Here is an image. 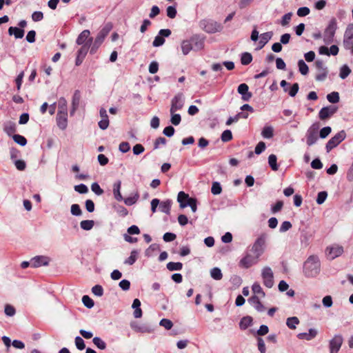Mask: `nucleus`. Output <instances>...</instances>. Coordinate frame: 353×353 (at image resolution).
<instances>
[{
    "mask_svg": "<svg viewBox=\"0 0 353 353\" xmlns=\"http://www.w3.org/2000/svg\"><path fill=\"white\" fill-rule=\"evenodd\" d=\"M94 225L93 220H83L80 222V227L83 230H90Z\"/></svg>",
    "mask_w": 353,
    "mask_h": 353,
    "instance_id": "37",
    "label": "nucleus"
},
{
    "mask_svg": "<svg viewBox=\"0 0 353 353\" xmlns=\"http://www.w3.org/2000/svg\"><path fill=\"white\" fill-rule=\"evenodd\" d=\"M90 46L88 45V43L81 46L80 49L77 51V55L79 56L81 58H85L88 52Z\"/></svg>",
    "mask_w": 353,
    "mask_h": 353,
    "instance_id": "48",
    "label": "nucleus"
},
{
    "mask_svg": "<svg viewBox=\"0 0 353 353\" xmlns=\"http://www.w3.org/2000/svg\"><path fill=\"white\" fill-rule=\"evenodd\" d=\"M8 32L10 35L14 34L16 39H21L24 36V30L17 27H10Z\"/></svg>",
    "mask_w": 353,
    "mask_h": 353,
    "instance_id": "31",
    "label": "nucleus"
},
{
    "mask_svg": "<svg viewBox=\"0 0 353 353\" xmlns=\"http://www.w3.org/2000/svg\"><path fill=\"white\" fill-rule=\"evenodd\" d=\"M319 125L312 124L306 132V143L308 146L314 145L318 140Z\"/></svg>",
    "mask_w": 353,
    "mask_h": 353,
    "instance_id": "6",
    "label": "nucleus"
},
{
    "mask_svg": "<svg viewBox=\"0 0 353 353\" xmlns=\"http://www.w3.org/2000/svg\"><path fill=\"white\" fill-rule=\"evenodd\" d=\"M159 325L161 326L164 327L168 330H170L172 327V326H173L172 322L170 320L168 319H161L160 323H159Z\"/></svg>",
    "mask_w": 353,
    "mask_h": 353,
    "instance_id": "58",
    "label": "nucleus"
},
{
    "mask_svg": "<svg viewBox=\"0 0 353 353\" xmlns=\"http://www.w3.org/2000/svg\"><path fill=\"white\" fill-rule=\"evenodd\" d=\"M90 32L88 30H84L78 36L76 43L79 46H83L85 43L91 45L92 42V37H90Z\"/></svg>",
    "mask_w": 353,
    "mask_h": 353,
    "instance_id": "16",
    "label": "nucleus"
},
{
    "mask_svg": "<svg viewBox=\"0 0 353 353\" xmlns=\"http://www.w3.org/2000/svg\"><path fill=\"white\" fill-rule=\"evenodd\" d=\"M343 253V248L341 245L334 244L326 248V254L330 259L341 256Z\"/></svg>",
    "mask_w": 353,
    "mask_h": 353,
    "instance_id": "11",
    "label": "nucleus"
},
{
    "mask_svg": "<svg viewBox=\"0 0 353 353\" xmlns=\"http://www.w3.org/2000/svg\"><path fill=\"white\" fill-rule=\"evenodd\" d=\"M112 29V23H108L105 24L104 26L102 28V29L98 33L96 39L103 42L105 38L107 37V35L109 34V32L111 31Z\"/></svg>",
    "mask_w": 353,
    "mask_h": 353,
    "instance_id": "24",
    "label": "nucleus"
},
{
    "mask_svg": "<svg viewBox=\"0 0 353 353\" xmlns=\"http://www.w3.org/2000/svg\"><path fill=\"white\" fill-rule=\"evenodd\" d=\"M338 108L332 105L323 107L319 111V117L321 120L327 119L334 115L336 112Z\"/></svg>",
    "mask_w": 353,
    "mask_h": 353,
    "instance_id": "13",
    "label": "nucleus"
},
{
    "mask_svg": "<svg viewBox=\"0 0 353 353\" xmlns=\"http://www.w3.org/2000/svg\"><path fill=\"white\" fill-rule=\"evenodd\" d=\"M74 190L80 194H86L88 192V187L81 183L74 186Z\"/></svg>",
    "mask_w": 353,
    "mask_h": 353,
    "instance_id": "62",
    "label": "nucleus"
},
{
    "mask_svg": "<svg viewBox=\"0 0 353 353\" xmlns=\"http://www.w3.org/2000/svg\"><path fill=\"white\" fill-rule=\"evenodd\" d=\"M210 276L215 280H221L223 277L221 270L219 268H214L210 271Z\"/></svg>",
    "mask_w": 353,
    "mask_h": 353,
    "instance_id": "41",
    "label": "nucleus"
},
{
    "mask_svg": "<svg viewBox=\"0 0 353 353\" xmlns=\"http://www.w3.org/2000/svg\"><path fill=\"white\" fill-rule=\"evenodd\" d=\"M341 335H335L330 341V353H337L343 343Z\"/></svg>",
    "mask_w": 353,
    "mask_h": 353,
    "instance_id": "14",
    "label": "nucleus"
},
{
    "mask_svg": "<svg viewBox=\"0 0 353 353\" xmlns=\"http://www.w3.org/2000/svg\"><path fill=\"white\" fill-rule=\"evenodd\" d=\"M277 158L274 154H270L268 157V163L274 171L278 170V165L276 163Z\"/></svg>",
    "mask_w": 353,
    "mask_h": 353,
    "instance_id": "43",
    "label": "nucleus"
},
{
    "mask_svg": "<svg viewBox=\"0 0 353 353\" xmlns=\"http://www.w3.org/2000/svg\"><path fill=\"white\" fill-rule=\"evenodd\" d=\"M184 104V97L182 93H178L171 101L170 114L181 110Z\"/></svg>",
    "mask_w": 353,
    "mask_h": 353,
    "instance_id": "9",
    "label": "nucleus"
},
{
    "mask_svg": "<svg viewBox=\"0 0 353 353\" xmlns=\"http://www.w3.org/2000/svg\"><path fill=\"white\" fill-rule=\"evenodd\" d=\"M261 135L265 139H271L274 136V129L270 125H265L261 131Z\"/></svg>",
    "mask_w": 353,
    "mask_h": 353,
    "instance_id": "32",
    "label": "nucleus"
},
{
    "mask_svg": "<svg viewBox=\"0 0 353 353\" xmlns=\"http://www.w3.org/2000/svg\"><path fill=\"white\" fill-rule=\"evenodd\" d=\"M315 66L318 70V73L316 75V80L319 81H324L328 73L327 67L322 60H317L315 62Z\"/></svg>",
    "mask_w": 353,
    "mask_h": 353,
    "instance_id": "10",
    "label": "nucleus"
},
{
    "mask_svg": "<svg viewBox=\"0 0 353 353\" xmlns=\"http://www.w3.org/2000/svg\"><path fill=\"white\" fill-rule=\"evenodd\" d=\"M248 90L249 87L246 83H241L238 86L237 91L241 95V99L244 101H248L252 96Z\"/></svg>",
    "mask_w": 353,
    "mask_h": 353,
    "instance_id": "18",
    "label": "nucleus"
},
{
    "mask_svg": "<svg viewBox=\"0 0 353 353\" xmlns=\"http://www.w3.org/2000/svg\"><path fill=\"white\" fill-rule=\"evenodd\" d=\"M183 268V264L180 262H169L167 264V268L170 271L181 270Z\"/></svg>",
    "mask_w": 353,
    "mask_h": 353,
    "instance_id": "42",
    "label": "nucleus"
},
{
    "mask_svg": "<svg viewBox=\"0 0 353 353\" xmlns=\"http://www.w3.org/2000/svg\"><path fill=\"white\" fill-rule=\"evenodd\" d=\"M336 29H337L336 20V19L332 18L330 21V22L323 34V41L325 43L329 44L333 41V39H334Z\"/></svg>",
    "mask_w": 353,
    "mask_h": 353,
    "instance_id": "2",
    "label": "nucleus"
},
{
    "mask_svg": "<svg viewBox=\"0 0 353 353\" xmlns=\"http://www.w3.org/2000/svg\"><path fill=\"white\" fill-rule=\"evenodd\" d=\"M346 137V133L341 130L332 137L326 143L325 149L327 152H330L333 148L339 145Z\"/></svg>",
    "mask_w": 353,
    "mask_h": 353,
    "instance_id": "4",
    "label": "nucleus"
},
{
    "mask_svg": "<svg viewBox=\"0 0 353 353\" xmlns=\"http://www.w3.org/2000/svg\"><path fill=\"white\" fill-rule=\"evenodd\" d=\"M252 318L247 316L241 319L239 323V327L241 330H245L252 325Z\"/></svg>",
    "mask_w": 353,
    "mask_h": 353,
    "instance_id": "34",
    "label": "nucleus"
},
{
    "mask_svg": "<svg viewBox=\"0 0 353 353\" xmlns=\"http://www.w3.org/2000/svg\"><path fill=\"white\" fill-rule=\"evenodd\" d=\"M138 254L139 253L137 250H132L130 252V256L127 259H125L124 263L130 265H133L138 258Z\"/></svg>",
    "mask_w": 353,
    "mask_h": 353,
    "instance_id": "38",
    "label": "nucleus"
},
{
    "mask_svg": "<svg viewBox=\"0 0 353 353\" xmlns=\"http://www.w3.org/2000/svg\"><path fill=\"white\" fill-rule=\"evenodd\" d=\"M261 276L265 286L271 288L274 285V274L270 267L266 266L262 269Z\"/></svg>",
    "mask_w": 353,
    "mask_h": 353,
    "instance_id": "8",
    "label": "nucleus"
},
{
    "mask_svg": "<svg viewBox=\"0 0 353 353\" xmlns=\"http://www.w3.org/2000/svg\"><path fill=\"white\" fill-rule=\"evenodd\" d=\"M82 302L83 305L88 308H92L94 306L93 300L87 295L82 297Z\"/></svg>",
    "mask_w": 353,
    "mask_h": 353,
    "instance_id": "54",
    "label": "nucleus"
},
{
    "mask_svg": "<svg viewBox=\"0 0 353 353\" xmlns=\"http://www.w3.org/2000/svg\"><path fill=\"white\" fill-rule=\"evenodd\" d=\"M266 239L267 234H261L252 245L251 252L260 257L264 252Z\"/></svg>",
    "mask_w": 353,
    "mask_h": 353,
    "instance_id": "3",
    "label": "nucleus"
},
{
    "mask_svg": "<svg viewBox=\"0 0 353 353\" xmlns=\"http://www.w3.org/2000/svg\"><path fill=\"white\" fill-rule=\"evenodd\" d=\"M92 342L98 348L101 350H105L106 348L105 343L100 337H94Z\"/></svg>",
    "mask_w": 353,
    "mask_h": 353,
    "instance_id": "46",
    "label": "nucleus"
},
{
    "mask_svg": "<svg viewBox=\"0 0 353 353\" xmlns=\"http://www.w3.org/2000/svg\"><path fill=\"white\" fill-rule=\"evenodd\" d=\"M91 190L97 195H101L103 193V190L101 188L97 183H93L91 185Z\"/></svg>",
    "mask_w": 353,
    "mask_h": 353,
    "instance_id": "64",
    "label": "nucleus"
},
{
    "mask_svg": "<svg viewBox=\"0 0 353 353\" xmlns=\"http://www.w3.org/2000/svg\"><path fill=\"white\" fill-rule=\"evenodd\" d=\"M192 198H190L188 194L183 191L179 192L177 196V201L179 203L181 208H186L187 202H190V200H192Z\"/></svg>",
    "mask_w": 353,
    "mask_h": 353,
    "instance_id": "25",
    "label": "nucleus"
},
{
    "mask_svg": "<svg viewBox=\"0 0 353 353\" xmlns=\"http://www.w3.org/2000/svg\"><path fill=\"white\" fill-rule=\"evenodd\" d=\"M57 123L61 130H65L68 125V112H57Z\"/></svg>",
    "mask_w": 353,
    "mask_h": 353,
    "instance_id": "20",
    "label": "nucleus"
},
{
    "mask_svg": "<svg viewBox=\"0 0 353 353\" xmlns=\"http://www.w3.org/2000/svg\"><path fill=\"white\" fill-rule=\"evenodd\" d=\"M4 312L8 316H13L16 313V310L13 306L7 304L5 305Z\"/></svg>",
    "mask_w": 353,
    "mask_h": 353,
    "instance_id": "56",
    "label": "nucleus"
},
{
    "mask_svg": "<svg viewBox=\"0 0 353 353\" xmlns=\"http://www.w3.org/2000/svg\"><path fill=\"white\" fill-rule=\"evenodd\" d=\"M121 181H117L116 183L113 185V194L114 199L118 201H123V198L121 194Z\"/></svg>",
    "mask_w": 353,
    "mask_h": 353,
    "instance_id": "27",
    "label": "nucleus"
},
{
    "mask_svg": "<svg viewBox=\"0 0 353 353\" xmlns=\"http://www.w3.org/2000/svg\"><path fill=\"white\" fill-rule=\"evenodd\" d=\"M351 72V70L347 65H343L340 69L339 76L342 79H345Z\"/></svg>",
    "mask_w": 353,
    "mask_h": 353,
    "instance_id": "49",
    "label": "nucleus"
},
{
    "mask_svg": "<svg viewBox=\"0 0 353 353\" xmlns=\"http://www.w3.org/2000/svg\"><path fill=\"white\" fill-rule=\"evenodd\" d=\"M298 66H299V72H301V74H303V75L307 74V73L309 72V68L303 60L301 59L298 61Z\"/></svg>",
    "mask_w": 353,
    "mask_h": 353,
    "instance_id": "40",
    "label": "nucleus"
},
{
    "mask_svg": "<svg viewBox=\"0 0 353 353\" xmlns=\"http://www.w3.org/2000/svg\"><path fill=\"white\" fill-rule=\"evenodd\" d=\"M130 327L137 332L150 334L154 332V329L152 326L147 324H140L135 321L130 323Z\"/></svg>",
    "mask_w": 353,
    "mask_h": 353,
    "instance_id": "15",
    "label": "nucleus"
},
{
    "mask_svg": "<svg viewBox=\"0 0 353 353\" xmlns=\"http://www.w3.org/2000/svg\"><path fill=\"white\" fill-rule=\"evenodd\" d=\"M68 112L67 101L61 97L58 101V112Z\"/></svg>",
    "mask_w": 353,
    "mask_h": 353,
    "instance_id": "36",
    "label": "nucleus"
},
{
    "mask_svg": "<svg viewBox=\"0 0 353 353\" xmlns=\"http://www.w3.org/2000/svg\"><path fill=\"white\" fill-rule=\"evenodd\" d=\"M273 32L272 31L261 34L259 37V46L257 50L262 49L265 44L272 39Z\"/></svg>",
    "mask_w": 353,
    "mask_h": 353,
    "instance_id": "23",
    "label": "nucleus"
},
{
    "mask_svg": "<svg viewBox=\"0 0 353 353\" xmlns=\"http://www.w3.org/2000/svg\"><path fill=\"white\" fill-rule=\"evenodd\" d=\"M50 259L46 256H36L31 259V266L39 268L48 265Z\"/></svg>",
    "mask_w": 353,
    "mask_h": 353,
    "instance_id": "17",
    "label": "nucleus"
},
{
    "mask_svg": "<svg viewBox=\"0 0 353 353\" xmlns=\"http://www.w3.org/2000/svg\"><path fill=\"white\" fill-rule=\"evenodd\" d=\"M139 198V194L136 192L133 195H131L125 199H123V201L126 205L130 206L137 203Z\"/></svg>",
    "mask_w": 353,
    "mask_h": 353,
    "instance_id": "33",
    "label": "nucleus"
},
{
    "mask_svg": "<svg viewBox=\"0 0 353 353\" xmlns=\"http://www.w3.org/2000/svg\"><path fill=\"white\" fill-rule=\"evenodd\" d=\"M249 303L254 306V307L259 312L265 311V307L259 300V297L254 295L248 299Z\"/></svg>",
    "mask_w": 353,
    "mask_h": 353,
    "instance_id": "22",
    "label": "nucleus"
},
{
    "mask_svg": "<svg viewBox=\"0 0 353 353\" xmlns=\"http://www.w3.org/2000/svg\"><path fill=\"white\" fill-rule=\"evenodd\" d=\"M303 272L307 277H314L320 272V261L317 256H310L304 263Z\"/></svg>",
    "mask_w": 353,
    "mask_h": 353,
    "instance_id": "1",
    "label": "nucleus"
},
{
    "mask_svg": "<svg viewBox=\"0 0 353 353\" xmlns=\"http://www.w3.org/2000/svg\"><path fill=\"white\" fill-rule=\"evenodd\" d=\"M222 188L219 182H213L211 192L213 194L217 195L221 193Z\"/></svg>",
    "mask_w": 353,
    "mask_h": 353,
    "instance_id": "51",
    "label": "nucleus"
},
{
    "mask_svg": "<svg viewBox=\"0 0 353 353\" xmlns=\"http://www.w3.org/2000/svg\"><path fill=\"white\" fill-rule=\"evenodd\" d=\"M221 141L223 142H228L232 139V134L230 130H225L221 134Z\"/></svg>",
    "mask_w": 353,
    "mask_h": 353,
    "instance_id": "53",
    "label": "nucleus"
},
{
    "mask_svg": "<svg viewBox=\"0 0 353 353\" xmlns=\"http://www.w3.org/2000/svg\"><path fill=\"white\" fill-rule=\"evenodd\" d=\"M327 99L332 103H336L339 101V94L337 92H332L327 95Z\"/></svg>",
    "mask_w": 353,
    "mask_h": 353,
    "instance_id": "45",
    "label": "nucleus"
},
{
    "mask_svg": "<svg viewBox=\"0 0 353 353\" xmlns=\"http://www.w3.org/2000/svg\"><path fill=\"white\" fill-rule=\"evenodd\" d=\"M292 16V12H288V13L284 14L283 17H282V19L281 21V25L283 26H288L291 20Z\"/></svg>",
    "mask_w": 353,
    "mask_h": 353,
    "instance_id": "63",
    "label": "nucleus"
},
{
    "mask_svg": "<svg viewBox=\"0 0 353 353\" xmlns=\"http://www.w3.org/2000/svg\"><path fill=\"white\" fill-rule=\"evenodd\" d=\"M220 29V26L216 24V23H210L208 25L205 26V31L208 32H215L219 31Z\"/></svg>",
    "mask_w": 353,
    "mask_h": 353,
    "instance_id": "52",
    "label": "nucleus"
},
{
    "mask_svg": "<svg viewBox=\"0 0 353 353\" xmlns=\"http://www.w3.org/2000/svg\"><path fill=\"white\" fill-rule=\"evenodd\" d=\"M181 49L183 55H187L193 49L190 39L183 40L181 43Z\"/></svg>",
    "mask_w": 353,
    "mask_h": 353,
    "instance_id": "26",
    "label": "nucleus"
},
{
    "mask_svg": "<svg viewBox=\"0 0 353 353\" xmlns=\"http://www.w3.org/2000/svg\"><path fill=\"white\" fill-rule=\"evenodd\" d=\"M259 258L260 257L255 254L247 253L245 256L241 259L239 265L244 268H249L256 264Z\"/></svg>",
    "mask_w": 353,
    "mask_h": 353,
    "instance_id": "7",
    "label": "nucleus"
},
{
    "mask_svg": "<svg viewBox=\"0 0 353 353\" xmlns=\"http://www.w3.org/2000/svg\"><path fill=\"white\" fill-rule=\"evenodd\" d=\"M332 132V128L329 126L323 128L319 132V137L321 139L326 138Z\"/></svg>",
    "mask_w": 353,
    "mask_h": 353,
    "instance_id": "57",
    "label": "nucleus"
},
{
    "mask_svg": "<svg viewBox=\"0 0 353 353\" xmlns=\"http://www.w3.org/2000/svg\"><path fill=\"white\" fill-rule=\"evenodd\" d=\"M193 49L195 51H199L204 48V40L197 35H194L190 38Z\"/></svg>",
    "mask_w": 353,
    "mask_h": 353,
    "instance_id": "21",
    "label": "nucleus"
},
{
    "mask_svg": "<svg viewBox=\"0 0 353 353\" xmlns=\"http://www.w3.org/2000/svg\"><path fill=\"white\" fill-rule=\"evenodd\" d=\"M167 16L170 19L175 18L176 15V9L175 6H168L166 10Z\"/></svg>",
    "mask_w": 353,
    "mask_h": 353,
    "instance_id": "60",
    "label": "nucleus"
},
{
    "mask_svg": "<svg viewBox=\"0 0 353 353\" xmlns=\"http://www.w3.org/2000/svg\"><path fill=\"white\" fill-rule=\"evenodd\" d=\"M171 34V30L169 29H161L159 32L157 36L155 37L152 46L154 47H159L165 43V39L163 37H168Z\"/></svg>",
    "mask_w": 353,
    "mask_h": 353,
    "instance_id": "12",
    "label": "nucleus"
},
{
    "mask_svg": "<svg viewBox=\"0 0 353 353\" xmlns=\"http://www.w3.org/2000/svg\"><path fill=\"white\" fill-rule=\"evenodd\" d=\"M252 61V56L249 52H244L241 55V61L243 65H248Z\"/></svg>",
    "mask_w": 353,
    "mask_h": 353,
    "instance_id": "44",
    "label": "nucleus"
},
{
    "mask_svg": "<svg viewBox=\"0 0 353 353\" xmlns=\"http://www.w3.org/2000/svg\"><path fill=\"white\" fill-rule=\"evenodd\" d=\"M81 95L78 90H76L74 93L72 102V110L70 114L73 115L76 110L78 108L80 102Z\"/></svg>",
    "mask_w": 353,
    "mask_h": 353,
    "instance_id": "29",
    "label": "nucleus"
},
{
    "mask_svg": "<svg viewBox=\"0 0 353 353\" xmlns=\"http://www.w3.org/2000/svg\"><path fill=\"white\" fill-rule=\"evenodd\" d=\"M101 120L99 121V127L101 130H105L109 126V119L107 111L104 108H101L99 111Z\"/></svg>",
    "mask_w": 353,
    "mask_h": 353,
    "instance_id": "19",
    "label": "nucleus"
},
{
    "mask_svg": "<svg viewBox=\"0 0 353 353\" xmlns=\"http://www.w3.org/2000/svg\"><path fill=\"white\" fill-rule=\"evenodd\" d=\"M4 131L8 135H11L16 131L15 124L11 122L6 123L4 126Z\"/></svg>",
    "mask_w": 353,
    "mask_h": 353,
    "instance_id": "50",
    "label": "nucleus"
},
{
    "mask_svg": "<svg viewBox=\"0 0 353 353\" xmlns=\"http://www.w3.org/2000/svg\"><path fill=\"white\" fill-rule=\"evenodd\" d=\"M70 212L74 216H81L82 214V211L78 204H72L71 205Z\"/></svg>",
    "mask_w": 353,
    "mask_h": 353,
    "instance_id": "55",
    "label": "nucleus"
},
{
    "mask_svg": "<svg viewBox=\"0 0 353 353\" xmlns=\"http://www.w3.org/2000/svg\"><path fill=\"white\" fill-rule=\"evenodd\" d=\"M343 46L347 50H350L353 54V23L347 26L343 41Z\"/></svg>",
    "mask_w": 353,
    "mask_h": 353,
    "instance_id": "5",
    "label": "nucleus"
},
{
    "mask_svg": "<svg viewBox=\"0 0 353 353\" xmlns=\"http://www.w3.org/2000/svg\"><path fill=\"white\" fill-rule=\"evenodd\" d=\"M317 334L316 330L314 329H310L308 332L299 333L297 337L299 339L310 341L314 339Z\"/></svg>",
    "mask_w": 353,
    "mask_h": 353,
    "instance_id": "28",
    "label": "nucleus"
},
{
    "mask_svg": "<svg viewBox=\"0 0 353 353\" xmlns=\"http://www.w3.org/2000/svg\"><path fill=\"white\" fill-rule=\"evenodd\" d=\"M92 293L98 296H101L103 294V289L101 285H96L92 288Z\"/></svg>",
    "mask_w": 353,
    "mask_h": 353,
    "instance_id": "59",
    "label": "nucleus"
},
{
    "mask_svg": "<svg viewBox=\"0 0 353 353\" xmlns=\"http://www.w3.org/2000/svg\"><path fill=\"white\" fill-rule=\"evenodd\" d=\"M252 290L255 295L265 297V294L259 283H254L252 286Z\"/></svg>",
    "mask_w": 353,
    "mask_h": 353,
    "instance_id": "35",
    "label": "nucleus"
},
{
    "mask_svg": "<svg viewBox=\"0 0 353 353\" xmlns=\"http://www.w3.org/2000/svg\"><path fill=\"white\" fill-rule=\"evenodd\" d=\"M75 345L77 348L79 349V350H82L85 347L84 341L80 336H76Z\"/></svg>",
    "mask_w": 353,
    "mask_h": 353,
    "instance_id": "61",
    "label": "nucleus"
},
{
    "mask_svg": "<svg viewBox=\"0 0 353 353\" xmlns=\"http://www.w3.org/2000/svg\"><path fill=\"white\" fill-rule=\"evenodd\" d=\"M171 206L172 201L168 199L159 203V210H161V212H164L166 214H170Z\"/></svg>",
    "mask_w": 353,
    "mask_h": 353,
    "instance_id": "30",
    "label": "nucleus"
},
{
    "mask_svg": "<svg viewBox=\"0 0 353 353\" xmlns=\"http://www.w3.org/2000/svg\"><path fill=\"white\" fill-rule=\"evenodd\" d=\"M13 140L14 141V142H16L17 144L21 145V146H24L26 145L27 143V140L26 139L22 136V135H20V134H14L13 137Z\"/></svg>",
    "mask_w": 353,
    "mask_h": 353,
    "instance_id": "47",
    "label": "nucleus"
},
{
    "mask_svg": "<svg viewBox=\"0 0 353 353\" xmlns=\"http://www.w3.org/2000/svg\"><path fill=\"white\" fill-rule=\"evenodd\" d=\"M299 323V320L297 317L293 316L287 319L286 325L290 329L294 330L296 325Z\"/></svg>",
    "mask_w": 353,
    "mask_h": 353,
    "instance_id": "39",
    "label": "nucleus"
}]
</instances>
